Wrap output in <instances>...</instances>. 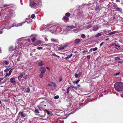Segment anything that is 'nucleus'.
Returning a JSON list of instances; mask_svg holds the SVG:
<instances>
[{
	"label": "nucleus",
	"instance_id": "obj_24",
	"mask_svg": "<svg viewBox=\"0 0 123 123\" xmlns=\"http://www.w3.org/2000/svg\"><path fill=\"white\" fill-rule=\"evenodd\" d=\"M92 24H90L87 25L86 26V28L87 29L90 28L92 27Z\"/></svg>",
	"mask_w": 123,
	"mask_h": 123
},
{
	"label": "nucleus",
	"instance_id": "obj_61",
	"mask_svg": "<svg viewBox=\"0 0 123 123\" xmlns=\"http://www.w3.org/2000/svg\"><path fill=\"white\" fill-rule=\"evenodd\" d=\"M103 31L105 33L106 32V30H103Z\"/></svg>",
	"mask_w": 123,
	"mask_h": 123
},
{
	"label": "nucleus",
	"instance_id": "obj_22",
	"mask_svg": "<svg viewBox=\"0 0 123 123\" xmlns=\"http://www.w3.org/2000/svg\"><path fill=\"white\" fill-rule=\"evenodd\" d=\"M44 65V63H43V62L42 61H41V62H39L38 63V65L39 66H43Z\"/></svg>",
	"mask_w": 123,
	"mask_h": 123
},
{
	"label": "nucleus",
	"instance_id": "obj_5",
	"mask_svg": "<svg viewBox=\"0 0 123 123\" xmlns=\"http://www.w3.org/2000/svg\"><path fill=\"white\" fill-rule=\"evenodd\" d=\"M23 40H20L19 42L17 41V43H15L16 48H18L23 49L24 46L23 44Z\"/></svg>",
	"mask_w": 123,
	"mask_h": 123
},
{
	"label": "nucleus",
	"instance_id": "obj_32",
	"mask_svg": "<svg viewBox=\"0 0 123 123\" xmlns=\"http://www.w3.org/2000/svg\"><path fill=\"white\" fill-rule=\"evenodd\" d=\"M8 71V68H7L4 71L5 72H6V76H8V73H7V72Z\"/></svg>",
	"mask_w": 123,
	"mask_h": 123
},
{
	"label": "nucleus",
	"instance_id": "obj_57",
	"mask_svg": "<svg viewBox=\"0 0 123 123\" xmlns=\"http://www.w3.org/2000/svg\"><path fill=\"white\" fill-rule=\"evenodd\" d=\"M46 68L47 69L49 70V71H50V69L49 68L47 67Z\"/></svg>",
	"mask_w": 123,
	"mask_h": 123
},
{
	"label": "nucleus",
	"instance_id": "obj_36",
	"mask_svg": "<svg viewBox=\"0 0 123 123\" xmlns=\"http://www.w3.org/2000/svg\"><path fill=\"white\" fill-rule=\"evenodd\" d=\"M25 23V22H23L22 23H19L18 24V26H21V25H22V24L24 23Z\"/></svg>",
	"mask_w": 123,
	"mask_h": 123
},
{
	"label": "nucleus",
	"instance_id": "obj_59",
	"mask_svg": "<svg viewBox=\"0 0 123 123\" xmlns=\"http://www.w3.org/2000/svg\"><path fill=\"white\" fill-rule=\"evenodd\" d=\"M77 31H80L81 30H82V29H81L80 30H79V29H77Z\"/></svg>",
	"mask_w": 123,
	"mask_h": 123
},
{
	"label": "nucleus",
	"instance_id": "obj_55",
	"mask_svg": "<svg viewBox=\"0 0 123 123\" xmlns=\"http://www.w3.org/2000/svg\"><path fill=\"white\" fill-rule=\"evenodd\" d=\"M3 31H1L0 30V34H1L3 33Z\"/></svg>",
	"mask_w": 123,
	"mask_h": 123
},
{
	"label": "nucleus",
	"instance_id": "obj_63",
	"mask_svg": "<svg viewBox=\"0 0 123 123\" xmlns=\"http://www.w3.org/2000/svg\"><path fill=\"white\" fill-rule=\"evenodd\" d=\"M19 78H20V77H19V76H18V79L20 81V80L19 79Z\"/></svg>",
	"mask_w": 123,
	"mask_h": 123
},
{
	"label": "nucleus",
	"instance_id": "obj_25",
	"mask_svg": "<svg viewBox=\"0 0 123 123\" xmlns=\"http://www.w3.org/2000/svg\"><path fill=\"white\" fill-rule=\"evenodd\" d=\"M102 35L101 33H99L96 34L95 36V37H97L101 36Z\"/></svg>",
	"mask_w": 123,
	"mask_h": 123
},
{
	"label": "nucleus",
	"instance_id": "obj_35",
	"mask_svg": "<svg viewBox=\"0 0 123 123\" xmlns=\"http://www.w3.org/2000/svg\"><path fill=\"white\" fill-rule=\"evenodd\" d=\"M53 98L55 99H57L59 98V96L58 95H56Z\"/></svg>",
	"mask_w": 123,
	"mask_h": 123
},
{
	"label": "nucleus",
	"instance_id": "obj_1",
	"mask_svg": "<svg viewBox=\"0 0 123 123\" xmlns=\"http://www.w3.org/2000/svg\"><path fill=\"white\" fill-rule=\"evenodd\" d=\"M30 6L35 8L41 5V0H30Z\"/></svg>",
	"mask_w": 123,
	"mask_h": 123
},
{
	"label": "nucleus",
	"instance_id": "obj_62",
	"mask_svg": "<svg viewBox=\"0 0 123 123\" xmlns=\"http://www.w3.org/2000/svg\"><path fill=\"white\" fill-rule=\"evenodd\" d=\"M56 56H57V57H58V58H59L60 57L58 56V55H56Z\"/></svg>",
	"mask_w": 123,
	"mask_h": 123
},
{
	"label": "nucleus",
	"instance_id": "obj_50",
	"mask_svg": "<svg viewBox=\"0 0 123 123\" xmlns=\"http://www.w3.org/2000/svg\"><path fill=\"white\" fill-rule=\"evenodd\" d=\"M119 73H120V72H118V73H117L114 74L115 76L116 75H118L119 74Z\"/></svg>",
	"mask_w": 123,
	"mask_h": 123
},
{
	"label": "nucleus",
	"instance_id": "obj_14",
	"mask_svg": "<svg viewBox=\"0 0 123 123\" xmlns=\"http://www.w3.org/2000/svg\"><path fill=\"white\" fill-rule=\"evenodd\" d=\"M99 27L98 25H96L93 26V30L96 31H97Z\"/></svg>",
	"mask_w": 123,
	"mask_h": 123
},
{
	"label": "nucleus",
	"instance_id": "obj_53",
	"mask_svg": "<svg viewBox=\"0 0 123 123\" xmlns=\"http://www.w3.org/2000/svg\"><path fill=\"white\" fill-rule=\"evenodd\" d=\"M27 19V20H30V22H31L32 21V20H31V19L30 18H28V19Z\"/></svg>",
	"mask_w": 123,
	"mask_h": 123
},
{
	"label": "nucleus",
	"instance_id": "obj_3",
	"mask_svg": "<svg viewBox=\"0 0 123 123\" xmlns=\"http://www.w3.org/2000/svg\"><path fill=\"white\" fill-rule=\"evenodd\" d=\"M14 6L13 4L8 5V9L9 8H10V9H8V19L9 18H11L13 17L15 12L11 8H13Z\"/></svg>",
	"mask_w": 123,
	"mask_h": 123
},
{
	"label": "nucleus",
	"instance_id": "obj_18",
	"mask_svg": "<svg viewBox=\"0 0 123 123\" xmlns=\"http://www.w3.org/2000/svg\"><path fill=\"white\" fill-rule=\"evenodd\" d=\"M72 55L73 54H71L70 55H68L67 57H65V59L66 60H67L69 59V58H70L72 56Z\"/></svg>",
	"mask_w": 123,
	"mask_h": 123
},
{
	"label": "nucleus",
	"instance_id": "obj_42",
	"mask_svg": "<svg viewBox=\"0 0 123 123\" xmlns=\"http://www.w3.org/2000/svg\"><path fill=\"white\" fill-rule=\"evenodd\" d=\"M115 59L116 60H120V58L119 57H115Z\"/></svg>",
	"mask_w": 123,
	"mask_h": 123
},
{
	"label": "nucleus",
	"instance_id": "obj_43",
	"mask_svg": "<svg viewBox=\"0 0 123 123\" xmlns=\"http://www.w3.org/2000/svg\"><path fill=\"white\" fill-rule=\"evenodd\" d=\"M98 48L97 47L95 48L92 49V50L93 51H95L97 50Z\"/></svg>",
	"mask_w": 123,
	"mask_h": 123
},
{
	"label": "nucleus",
	"instance_id": "obj_64",
	"mask_svg": "<svg viewBox=\"0 0 123 123\" xmlns=\"http://www.w3.org/2000/svg\"><path fill=\"white\" fill-rule=\"evenodd\" d=\"M1 52V49L0 48V53Z\"/></svg>",
	"mask_w": 123,
	"mask_h": 123
},
{
	"label": "nucleus",
	"instance_id": "obj_13",
	"mask_svg": "<svg viewBox=\"0 0 123 123\" xmlns=\"http://www.w3.org/2000/svg\"><path fill=\"white\" fill-rule=\"evenodd\" d=\"M10 82L11 83L13 84H16V82L15 81V79L14 78H11L10 79Z\"/></svg>",
	"mask_w": 123,
	"mask_h": 123
},
{
	"label": "nucleus",
	"instance_id": "obj_19",
	"mask_svg": "<svg viewBox=\"0 0 123 123\" xmlns=\"http://www.w3.org/2000/svg\"><path fill=\"white\" fill-rule=\"evenodd\" d=\"M51 41L53 43H56L57 42V40L54 38H51Z\"/></svg>",
	"mask_w": 123,
	"mask_h": 123
},
{
	"label": "nucleus",
	"instance_id": "obj_23",
	"mask_svg": "<svg viewBox=\"0 0 123 123\" xmlns=\"http://www.w3.org/2000/svg\"><path fill=\"white\" fill-rule=\"evenodd\" d=\"M81 74L79 73L78 74H77L76 73L75 74L74 76L76 78H77L78 77H80V74Z\"/></svg>",
	"mask_w": 123,
	"mask_h": 123
},
{
	"label": "nucleus",
	"instance_id": "obj_37",
	"mask_svg": "<svg viewBox=\"0 0 123 123\" xmlns=\"http://www.w3.org/2000/svg\"><path fill=\"white\" fill-rule=\"evenodd\" d=\"M81 37L82 38H84L86 36L84 34H82L81 36Z\"/></svg>",
	"mask_w": 123,
	"mask_h": 123
},
{
	"label": "nucleus",
	"instance_id": "obj_34",
	"mask_svg": "<svg viewBox=\"0 0 123 123\" xmlns=\"http://www.w3.org/2000/svg\"><path fill=\"white\" fill-rule=\"evenodd\" d=\"M12 72V69L10 70L9 72V73H8V76H9V75H10L11 74Z\"/></svg>",
	"mask_w": 123,
	"mask_h": 123
},
{
	"label": "nucleus",
	"instance_id": "obj_20",
	"mask_svg": "<svg viewBox=\"0 0 123 123\" xmlns=\"http://www.w3.org/2000/svg\"><path fill=\"white\" fill-rule=\"evenodd\" d=\"M74 43L75 44H77L80 42V40L79 39H75L74 41Z\"/></svg>",
	"mask_w": 123,
	"mask_h": 123
},
{
	"label": "nucleus",
	"instance_id": "obj_56",
	"mask_svg": "<svg viewBox=\"0 0 123 123\" xmlns=\"http://www.w3.org/2000/svg\"><path fill=\"white\" fill-rule=\"evenodd\" d=\"M3 80V78H0V82L1 81H2Z\"/></svg>",
	"mask_w": 123,
	"mask_h": 123
},
{
	"label": "nucleus",
	"instance_id": "obj_12",
	"mask_svg": "<svg viewBox=\"0 0 123 123\" xmlns=\"http://www.w3.org/2000/svg\"><path fill=\"white\" fill-rule=\"evenodd\" d=\"M41 72L44 73H45L46 70L45 68L43 67H41L40 68Z\"/></svg>",
	"mask_w": 123,
	"mask_h": 123
},
{
	"label": "nucleus",
	"instance_id": "obj_60",
	"mask_svg": "<svg viewBox=\"0 0 123 123\" xmlns=\"http://www.w3.org/2000/svg\"><path fill=\"white\" fill-rule=\"evenodd\" d=\"M116 1L117 2H120L119 0H116Z\"/></svg>",
	"mask_w": 123,
	"mask_h": 123
},
{
	"label": "nucleus",
	"instance_id": "obj_28",
	"mask_svg": "<svg viewBox=\"0 0 123 123\" xmlns=\"http://www.w3.org/2000/svg\"><path fill=\"white\" fill-rule=\"evenodd\" d=\"M44 74V73L41 72V73L39 75V77L41 78H42L43 77Z\"/></svg>",
	"mask_w": 123,
	"mask_h": 123
},
{
	"label": "nucleus",
	"instance_id": "obj_7",
	"mask_svg": "<svg viewBox=\"0 0 123 123\" xmlns=\"http://www.w3.org/2000/svg\"><path fill=\"white\" fill-rule=\"evenodd\" d=\"M45 103V102H42L40 103V106H37V107H38V108L39 109V110L40 111H42L41 109H42L44 111H45V109H43V106L42 105V104H44V103Z\"/></svg>",
	"mask_w": 123,
	"mask_h": 123
},
{
	"label": "nucleus",
	"instance_id": "obj_10",
	"mask_svg": "<svg viewBox=\"0 0 123 123\" xmlns=\"http://www.w3.org/2000/svg\"><path fill=\"white\" fill-rule=\"evenodd\" d=\"M67 46V45H61L58 47V49L59 50H61L64 49Z\"/></svg>",
	"mask_w": 123,
	"mask_h": 123
},
{
	"label": "nucleus",
	"instance_id": "obj_8",
	"mask_svg": "<svg viewBox=\"0 0 123 123\" xmlns=\"http://www.w3.org/2000/svg\"><path fill=\"white\" fill-rule=\"evenodd\" d=\"M23 40V44L24 45V46H28L29 45V42L30 41V39H28L26 40L27 41H28V42H26V40Z\"/></svg>",
	"mask_w": 123,
	"mask_h": 123
},
{
	"label": "nucleus",
	"instance_id": "obj_27",
	"mask_svg": "<svg viewBox=\"0 0 123 123\" xmlns=\"http://www.w3.org/2000/svg\"><path fill=\"white\" fill-rule=\"evenodd\" d=\"M25 74L24 73H22L19 76V77H20V78H22V77L23 76L25 75Z\"/></svg>",
	"mask_w": 123,
	"mask_h": 123
},
{
	"label": "nucleus",
	"instance_id": "obj_47",
	"mask_svg": "<svg viewBox=\"0 0 123 123\" xmlns=\"http://www.w3.org/2000/svg\"><path fill=\"white\" fill-rule=\"evenodd\" d=\"M45 110L47 112V113L48 114H49V113L50 112H49V111H48L47 109H45Z\"/></svg>",
	"mask_w": 123,
	"mask_h": 123
},
{
	"label": "nucleus",
	"instance_id": "obj_40",
	"mask_svg": "<svg viewBox=\"0 0 123 123\" xmlns=\"http://www.w3.org/2000/svg\"><path fill=\"white\" fill-rule=\"evenodd\" d=\"M35 17V15L34 14H32L31 15V18H34Z\"/></svg>",
	"mask_w": 123,
	"mask_h": 123
},
{
	"label": "nucleus",
	"instance_id": "obj_11",
	"mask_svg": "<svg viewBox=\"0 0 123 123\" xmlns=\"http://www.w3.org/2000/svg\"><path fill=\"white\" fill-rule=\"evenodd\" d=\"M77 89V87H75L74 86H70L68 88L67 90V93L68 94L69 92L70 91V89Z\"/></svg>",
	"mask_w": 123,
	"mask_h": 123
},
{
	"label": "nucleus",
	"instance_id": "obj_30",
	"mask_svg": "<svg viewBox=\"0 0 123 123\" xmlns=\"http://www.w3.org/2000/svg\"><path fill=\"white\" fill-rule=\"evenodd\" d=\"M30 91V89L29 87H28L26 89V92L27 93H29Z\"/></svg>",
	"mask_w": 123,
	"mask_h": 123
},
{
	"label": "nucleus",
	"instance_id": "obj_48",
	"mask_svg": "<svg viewBox=\"0 0 123 123\" xmlns=\"http://www.w3.org/2000/svg\"><path fill=\"white\" fill-rule=\"evenodd\" d=\"M80 81V80L79 79L78 80L76 81H75V83L76 84H77Z\"/></svg>",
	"mask_w": 123,
	"mask_h": 123
},
{
	"label": "nucleus",
	"instance_id": "obj_26",
	"mask_svg": "<svg viewBox=\"0 0 123 123\" xmlns=\"http://www.w3.org/2000/svg\"><path fill=\"white\" fill-rule=\"evenodd\" d=\"M116 10L117 11H122V9L121 8H119L118 7H117L116 9Z\"/></svg>",
	"mask_w": 123,
	"mask_h": 123
},
{
	"label": "nucleus",
	"instance_id": "obj_38",
	"mask_svg": "<svg viewBox=\"0 0 123 123\" xmlns=\"http://www.w3.org/2000/svg\"><path fill=\"white\" fill-rule=\"evenodd\" d=\"M36 40V38L35 37H33L32 39H31L32 41L33 42H34Z\"/></svg>",
	"mask_w": 123,
	"mask_h": 123
},
{
	"label": "nucleus",
	"instance_id": "obj_9",
	"mask_svg": "<svg viewBox=\"0 0 123 123\" xmlns=\"http://www.w3.org/2000/svg\"><path fill=\"white\" fill-rule=\"evenodd\" d=\"M18 115L21 118L24 117H25V114L22 112H19L18 113Z\"/></svg>",
	"mask_w": 123,
	"mask_h": 123
},
{
	"label": "nucleus",
	"instance_id": "obj_58",
	"mask_svg": "<svg viewBox=\"0 0 123 123\" xmlns=\"http://www.w3.org/2000/svg\"><path fill=\"white\" fill-rule=\"evenodd\" d=\"M52 55H53L56 56V55L54 53L52 54Z\"/></svg>",
	"mask_w": 123,
	"mask_h": 123
},
{
	"label": "nucleus",
	"instance_id": "obj_45",
	"mask_svg": "<svg viewBox=\"0 0 123 123\" xmlns=\"http://www.w3.org/2000/svg\"><path fill=\"white\" fill-rule=\"evenodd\" d=\"M87 52V50H84L82 52V53H86V52Z\"/></svg>",
	"mask_w": 123,
	"mask_h": 123
},
{
	"label": "nucleus",
	"instance_id": "obj_51",
	"mask_svg": "<svg viewBox=\"0 0 123 123\" xmlns=\"http://www.w3.org/2000/svg\"><path fill=\"white\" fill-rule=\"evenodd\" d=\"M123 62V61H118V63H122Z\"/></svg>",
	"mask_w": 123,
	"mask_h": 123
},
{
	"label": "nucleus",
	"instance_id": "obj_46",
	"mask_svg": "<svg viewBox=\"0 0 123 123\" xmlns=\"http://www.w3.org/2000/svg\"><path fill=\"white\" fill-rule=\"evenodd\" d=\"M62 77H60L59 78V81L61 82L62 81Z\"/></svg>",
	"mask_w": 123,
	"mask_h": 123
},
{
	"label": "nucleus",
	"instance_id": "obj_16",
	"mask_svg": "<svg viewBox=\"0 0 123 123\" xmlns=\"http://www.w3.org/2000/svg\"><path fill=\"white\" fill-rule=\"evenodd\" d=\"M48 86H51L55 88L56 86V85L54 83L51 82V84H48Z\"/></svg>",
	"mask_w": 123,
	"mask_h": 123
},
{
	"label": "nucleus",
	"instance_id": "obj_33",
	"mask_svg": "<svg viewBox=\"0 0 123 123\" xmlns=\"http://www.w3.org/2000/svg\"><path fill=\"white\" fill-rule=\"evenodd\" d=\"M65 15L66 16L69 17L70 15V14L69 12H67L65 14Z\"/></svg>",
	"mask_w": 123,
	"mask_h": 123
},
{
	"label": "nucleus",
	"instance_id": "obj_4",
	"mask_svg": "<svg viewBox=\"0 0 123 123\" xmlns=\"http://www.w3.org/2000/svg\"><path fill=\"white\" fill-rule=\"evenodd\" d=\"M45 28H47V29L49 28H51L50 31L52 33H54L56 31V27L55 25L51 26L50 25H47L45 26Z\"/></svg>",
	"mask_w": 123,
	"mask_h": 123
},
{
	"label": "nucleus",
	"instance_id": "obj_21",
	"mask_svg": "<svg viewBox=\"0 0 123 123\" xmlns=\"http://www.w3.org/2000/svg\"><path fill=\"white\" fill-rule=\"evenodd\" d=\"M17 48H16V46L14 48H13L12 46H11L9 47V50L10 51H13L14 50Z\"/></svg>",
	"mask_w": 123,
	"mask_h": 123
},
{
	"label": "nucleus",
	"instance_id": "obj_6",
	"mask_svg": "<svg viewBox=\"0 0 123 123\" xmlns=\"http://www.w3.org/2000/svg\"><path fill=\"white\" fill-rule=\"evenodd\" d=\"M75 27V26L73 25L68 26L66 29V30L68 31H71L72 29L74 28Z\"/></svg>",
	"mask_w": 123,
	"mask_h": 123
},
{
	"label": "nucleus",
	"instance_id": "obj_49",
	"mask_svg": "<svg viewBox=\"0 0 123 123\" xmlns=\"http://www.w3.org/2000/svg\"><path fill=\"white\" fill-rule=\"evenodd\" d=\"M87 58L89 59H90V55H88L87 56Z\"/></svg>",
	"mask_w": 123,
	"mask_h": 123
},
{
	"label": "nucleus",
	"instance_id": "obj_17",
	"mask_svg": "<svg viewBox=\"0 0 123 123\" xmlns=\"http://www.w3.org/2000/svg\"><path fill=\"white\" fill-rule=\"evenodd\" d=\"M69 19V18L66 16H64L62 18V19L65 22H67V21Z\"/></svg>",
	"mask_w": 123,
	"mask_h": 123
},
{
	"label": "nucleus",
	"instance_id": "obj_39",
	"mask_svg": "<svg viewBox=\"0 0 123 123\" xmlns=\"http://www.w3.org/2000/svg\"><path fill=\"white\" fill-rule=\"evenodd\" d=\"M37 49L38 50H40L43 49V48L42 47H39L37 48Z\"/></svg>",
	"mask_w": 123,
	"mask_h": 123
},
{
	"label": "nucleus",
	"instance_id": "obj_52",
	"mask_svg": "<svg viewBox=\"0 0 123 123\" xmlns=\"http://www.w3.org/2000/svg\"><path fill=\"white\" fill-rule=\"evenodd\" d=\"M103 43L104 42H102V43H101L100 45V47H101V46H102Z\"/></svg>",
	"mask_w": 123,
	"mask_h": 123
},
{
	"label": "nucleus",
	"instance_id": "obj_2",
	"mask_svg": "<svg viewBox=\"0 0 123 123\" xmlns=\"http://www.w3.org/2000/svg\"><path fill=\"white\" fill-rule=\"evenodd\" d=\"M114 86L115 90L117 92H123V83L117 82L115 83Z\"/></svg>",
	"mask_w": 123,
	"mask_h": 123
},
{
	"label": "nucleus",
	"instance_id": "obj_15",
	"mask_svg": "<svg viewBox=\"0 0 123 123\" xmlns=\"http://www.w3.org/2000/svg\"><path fill=\"white\" fill-rule=\"evenodd\" d=\"M41 43L40 41L39 40L37 41L34 43V46H37L40 44Z\"/></svg>",
	"mask_w": 123,
	"mask_h": 123
},
{
	"label": "nucleus",
	"instance_id": "obj_41",
	"mask_svg": "<svg viewBox=\"0 0 123 123\" xmlns=\"http://www.w3.org/2000/svg\"><path fill=\"white\" fill-rule=\"evenodd\" d=\"M115 33V31H113L110 33L109 34V35H112Z\"/></svg>",
	"mask_w": 123,
	"mask_h": 123
},
{
	"label": "nucleus",
	"instance_id": "obj_44",
	"mask_svg": "<svg viewBox=\"0 0 123 123\" xmlns=\"http://www.w3.org/2000/svg\"><path fill=\"white\" fill-rule=\"evenodd\" d=\"M4 63L6 65L8 64V62L6 61H4Z\"/></svg>",
	"mask_w": 123,
	"mask_h": 123
},
{
	"label": "nucleus",
	"instance_id": "obj_54",
	"mask_svg": "<svg viewBox=\"0 0 123 123\" xmlns=\"http://www.w3.org/2000/svg\"><path fill=\"white\" fill-rule=\"evenodd\" d=\"M45 102V103H44V104H42V105L43 106H43H46V105H45V102Z\"/></svg>",
	"mask_w": 123,
	"mask_h": 123
},
{
	"label": "nucleus",
	"instance_id": "obj_31",
	"mask_svg": "<svg viewBox=\"0 0 123 123\" xmlns=\"http://www.w3.org/2000/svg\"><path fill=\"white\" fill-rule=\"evenodd\" d=\"M114 44L115 45L116 49H118V48L120 47V46L116 45V44Z\"/></svg>",
	"mask_w": 123,
	"mask_h": 123
},
{
	"label": "nucleus",
	"instance_id": "obj_29",
	"mask_svg": "<svg viewBox=\"0 0 123 123\" xmlns=\"http://www.w3.org/2000/svg\"><path fill=\"white\" fill-rule=\"evenodd\" d=\"M36 113H39V112L38 109H37L36 108H35L34 111Z\"/></svg>",
	"mask_w": 123,
	"mask_h": 123
}]
</instances>
